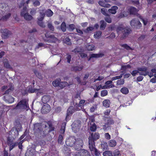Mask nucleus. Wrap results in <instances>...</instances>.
<instances>
[{
  "instance_id": "nucleus-1",
  "label": "nucleus",
  "mask_w": 156,
  "mask_h": 156,
  "mask_svg": "<svg viewBox=\"0 0 156 156\" xmlns=\"http://www.w3.org/2000/svg\"><path fill=\"white\" fill-rule=\"evenodd\" d=\"M66 143L70 147H73L76 150L81 149L83 147V142L82 140L79 138L76 139L74 137L70 138Z\"/></svg>"
},
{
  "instance_id": "nucleus-2",
  "label": "nucleus",
  "mask_w": 156,
  "mask_h": 156,
  "mask_svg": "<svg viewBox=\"0 0 156 156\" xmlns=\"http://www.w3.org/2000/svg\"><path fill=\"white\" fill-rule=\"evenodd\" d=\"M116 30L117 33L119 34L122 33V35L120 37L121 40L126 38L130 33L131 30L128 27H125L123 24H120L116 27Z\"/></svg>"
},
{
  "instance_id": "nucleus-3",
  "label": "nucleus",
  "mask_w": 156,
  "mask_h": 156,
  "mask_svg": "<svg viewBox=\"0 0 156 156\" xmlns=\"http://www.w3.org/2000/svg\"><path fill=\"white\" fill-rule=\"evenodd\" d=\"M34 130L35 131L36 135H38L39 138H43L46 136V134L41 129V123H37L34 124Z\"/></svg>"
},
{
  "instance_id": "nucleus-4",
  "label": "nucleus",
  "mask_w": 156,
  "mask_h": 156,
  "mask_svg": "<svg viewBox=\"0 0 156 156\" xmlns=\"http://www.w3.org/2000/svg\"><path fill=\"white\" fill-rule=\"evenodd\" d=\"M15 108L22 111H28L30 109L28 102L26 99L20 100L17 104Z\"/></svg>"
},
{
  "instance_id": "nucleus-5",
  "label": "nucleus",
  "mask_w": 156,
  "mask_h": 156,
  "mask_svg": "<svg viewBox=\"0 0 156 156\" xmlns=\"http://www.w3.org/2000/svg\"><path fill=\"white\" fill-rule=\"evenodd\" d=\"M100 138V135L98 133H92L89 137V146L92 147V145H95V141Z\"/></svg>"
},
{
  "instance_id": "nucleus-6",
  "label": "nucleus",
  "mask_w": 156,
  "mask_h": 156,
  "mask_svg": "<svg viewBox=\"0 0 156 156\" xmlns=\"http://www.w3.org/2000/svg\"><path fill=\"white\" fill-rule=\"evenodd\" d=\"M52 84L55 87H59L61 88H63L67 86L68 83L66 81H61V79L58 78L53 81Z\"/></svg>"
},
{
  "instance_id": "nucleus-7",
  "label": "nucleus",
  "mask_w": 156,
  "mask_h": 156,
  "mask_svg": "<svg viewBox=\"0 0 156 156\" xmlns=\"http://www.w3.org/2000/svg\"><path fill=\"white\" fill-rule=\"evenodd\" d=\"M27 8L24 7L21 13V16H23L25 20H27L30 21L33 19V17L31 15L27 12Z\"/></svg>"
},
{
  "instance_id": "nucleus-8",
  "label": "nucleus",
  "mask_w": 156,
  "mask_h": 156,
  "mask_svg": "<svg viewBox=\"0 0 156 156\" xmlns=\"http://www.w3.org/2000/svg\"><path fill=\"white\" fill-rule=\"evenodd\" d=\"M130 24L132 27L139 29L141 26V24L137 19H134L130 22Z\"/></svg>"
},
{
  "instance_id": "nucleus-9",
  "label": "nucleus",
  "mask_w": 156,
  "mask_h": 156,
  "mask_svg": "<svg viewBox=\"0 0 156 156\" xmlns=\"http://www.w3.org/2000/svg\"><path fill=\"white\" fill-rule=\"evenodd\" d=\"M80 123V121L77 120L75 121L72 124V129L75 133L79 130L81 125Z\"/></svg>"
},
{
  "instance_id": "nucleus-10",
  "label": "nucleus",
  "mask_w": 156,
  "mask_h": 156,
  "mask_svg": "<svg viewBox=\"0 0 156 156\" xmlns=\"http://www.w3.org/2000/svg\"><path fill=\"white\" fill-rule=\"evenodd\" d=\"M73 156H90V155L89 152L87 150L81 149L79 151L74 153Z\"/></svg>"
},
{
  "instance_id": "nucleus-11",
  "label": "nucleus",
  "mask_w": 156,
  "mask_h": 156,
  "mask_svg": "<svg viewBox=\"0 0 156 156\" xmlns=\"http://www.w3.org/2000/svg\"><path fill=\"white\" fill-rule=\"evenodd\" d=\"M139 71V74L140 75H143L144 76H146L147 75H148V76L150 77L153 76V73L151 72H149L147 70L148 69H137Z\"/></svg>"
},
{
  "instance_id": "nucleus-12",
  "label": "nucleus",
  "mask_w": 156,
  "mask_h": 156,
  "mask_svg": "<svg viewBox=\"0 0 156 156\" xmlns=\"http://www.w3.org/2000/svg\"><path fill=\"white\" fill-rule=\"evenodd\" d=\"M45 36L48 39L45 40L47 42L55 43L58 40L57 38L53 35H48L47 34H45Z\"/></svg>"
},
{
  "instance_id": "nucleus-13",
  "label": "nucleus",
  "mask_w": 156,
  "mask_h": 156,
  "mask_svg": "<svg viewBox=\"0 0 156 156\" xmlns=\"http://www.w3.org/2000/svg\"><path fill=\"white\" fill-rule=\"evenodd\" d=\"M51 107L49 104H44L41 109V112L43 114H46L48 113Z\"/></svg>"
},
{
  "instance_id": "nucleus-14",
  "label": "nucleus",
  "mask_w": 156,
  "mask_h": 156,
  "mask_svg": "<svg viewBox=\"0 0 156 156\" xmlns=\"http://www.w3.org/2000/svg\"><path fill=\"white\" fill-rule=\"evenodd\" d=\"M85 100H81L80 101L79 103L78 104L76 103L74 105L75 108L76 110L79 111L80 110V109L79 108L80 107L81 109L84 108V105Z\"/></svg>"
},
{
  "instance_id": "nucleus-15",
  "label": "nucleus",
  "mask_w": 156,
  "mask_h": 156,
  "mask_svg": "<svg viewBox=\"0 0 156 156\" xmlns=\"http://www.w3.org/2000/svg\"><path fill=\"white\" fill-rule=\"evenodd\" d=\"M4 100L9 103H12L14 102V98L9 95H5L4 97Z\"/></svg>"
},
{
  "instance_id": "nucleus-16",
  "label": "nucleus",
  "mask_w": 156,
  "mask_h": 156,
  "mask_svg": "<svg viewBox=\"0 0 156 156\" xmlns=\"http://www.w3.org/2000/svg\"><path fill=\"white\" fill-rule=\"evenodd\" d=\"M89 148L91 151H93L94 152L95 155L97 156H99L100 155V151L95 148V145H92V147H90V146H89Z\"/></svg>"
},
{
  "instance_id": "nucleus-17",
  "label": "nucleus",
  "mask_w": 156,
  "mask_h": 156,
  "mask_svg": "<svg viewBox=\"0 0 156 156\" xmlns=\"http://www.w3.org/2000/svg\"><path fill=\"white\" fill-rule=\"evenodd\" d=\"M2 37L6 39L9 37L11 34L10 31L7 29H5L2 32Z\"/></svg>"
},
{
  "instance_id": "nucleus-18",
  "label": "nucleus",
  "mask_w": 156,
  "mask_h": 156,
  "mask_svg": "<svg viewBox=\"0 0 156 156\" xmlns=\"http://www.w3.org/2000/svg\"><path fill=\"white\" fill-rule=\"evenodd\" d=\"M51 99V97L49 95H44L42 98V101L44 104H47Z\"/></svg>"
},
{
  "instance_id": "nucleus-19",
  "label": "nucleus",
  "mask_w": 156,
  "mask_h": 156,
  "mask_svg": "<svg viewBox=\"0 0 156 156\" xmlns=\"http://www.w3.org/2000/svg\"><path fill=\"white\" fill-rule=\"evenodd\" d=\"M118 7L116 6H112L111 8L108 10V12L113 14H114L116 13V10L118 9Z\"/></svg>"
},
{
  "instance_id": "nucleus-20",
  "label": "nucleus",
  "mask_w": 156,
  "mask_h": 156,
  "mask_svg": "<svg viewBox=\"0 0 156 156\" xmlns=\"http://www.w3.org/2000/svg\"><path fill=\"white\" fill-rule=\"evenodd\" d=\"M103 106L106 108H109L110 106L111 102L108 99H105L102 102Z\"/></svg>"
},
{
  "instance_id": "nucleus-21",
  "label": "nucleus",
  "mask_w": 156,
  "mask_h": 156,
  "mask_svg": "<svg viewBox=\"0 0 156 156\" xmlns=\"http://www.w3.org/2000/svg\"><path fill=\"white\" fill-rule=\"evenodd\" d=\"M100 28L101 30H104L105 28L106 23L104 20H101L100 22Z\"/></svg>"
},
{
  "instance_id": "nucleus-22",
  "label": "nucleus",
  "mask_w": 156,
  "mask_h": 156,
  "mask_svg": "<svg viewBox=\"0 0 156 156\" xmlns=\"http://www.w3.org/2000/svg\"><path fill=\"white\" fill-rule=\"evenodd\" d=\"M83 51V50L81 47H76L72 52L76 53H80Z\"/></svg>"
},
{
  "instance_id": "nucleus-23",
  "label": "nucleus",
  "mask_w": 156,
  "mask_h": 156,
  "mask_svg": "<svg viewBox=\"0 0 156 156\" xmlns=\"http://www.w3.org/2000/svg\"><path fill=\"white\" fill-rule=\"evenodd\" d=\"M128 15L127 12L125 11L124 10L122 11L119 14L118 17L121 19L124 17L127 16Z\"/></svg>"
},
{
  "instance_id": "nucleus-24",
  "label": "nucleus",
  "mask_w": 156,
  "mask_h": 156,
  "mask_svg": "<svg viewBox=\"0 0 156 156\" xmlns=\"http://www.w3.org/2000/svg\"><path fill=\"white\" fill-rule=\"evenodd\" d=\"M107 119H108L107 120V122L106 123L107 126H109L114 123V121L112 118L109 117H108Z\"/></svg>"
},
{
  "instance_id": "nucleus-25",
  "label": "nucleus",
  "mask_w": 156,
  "mask_h": 156,
  "mask_svg": "<svg viewBox=\"0 0 156 156\" xmlns=\"http://www.w3.org/2000/svg\"><path fill=\"white\" fill-rule=\"evenodd\" d=\"M43 11V10H40V16L38 18V20L39 21H42L44 17L45 14Z\"/></svg>"
},
{
  "instance_id": "nucleus-26",
  "label": "nucleus",
  "mask_w": 156,
  "mask_h": 156,
  "mask_svg": "<svg viewBox=\"0 0 156 156\" xmlns=\"http://www.w3.org/2000/svg\"><path fill=\"white\" fill-rule=\"evenodd\" d=\"M11 133L12 135H13L14 137L16 138L19 135V132L16 128L14 129H12L11 131Z\"/></svg>"
},
{
  "instance_id": "nucleus-27",
  "label": "nucleus",
  "mask_w": 156,
  "mask_h": 156,
  "mask_svg": "<svg viewBox=\"0 0 156 156\" xmlns=\"http://www.w3.org/2000/svg\"><path fill=\"white\" fill-rule=\"evenodd\" d=\"M108 145L111 147H114L116 145V141L113 140H110L108 142Z\"/></svg>"
},
{
  "instance_id": "nucleus-28",
  "label": "nucleus",
  "mask_w": 156,
  "mask_h": 156,
  "mask_svg": "<svg viewBox=\"0 0 156 156\" xmlns=\"http://www.w3.org/2000/svg\"><path fill=\"white\" fill-rule=\"evenodd\" d=\"M91 126L90 127V130L92 132H95L96 131L97 129V126L95 123H93L92 124L91 123H90Z\"/></svg>"
},
{
  "instance_id": "nucleus-29",
  "label": "nucleus",
  "mask_w": 156,
  "mask_h": 156,
  "mask_svg": "<svg viewBox=\"0 0 156 156\" xmlns=\"http://www.w3.org/2000/svg\"><path fill=\"white\" fill-rule=\"evenodd\" d=\"M138 10L135 8L131 7L129 10V13L130 14L135 15L137 12Z\"/></svg>"
},
{
  "instance_id": "nucleus-30",
  "label": "nucleus",
  "mask_w": 156,
  "mask_h": 156,
  "mask_svg": "<svg viewBox=\"0 0 156 156\" xmlns=\"http://www.w3.org/2000/svg\"><path fill=\"white\" fill-rule=\"evenodd\" d=\"M66 124V122H63L62 123L61 129V133L63 134L64 133Z\"/></svg>"
},
{
  "instance_id": "nucleus-31",
  "label": "nucleus",
  "mask_w": 156,
  "mask_h": 156,
  "mask_svg": "<svg viewBox=\"0 0 156 156\" xmlns=\"http://www.w3.org/2000/svg\"><path fill=\"white\" fill-rule=\"evenodd\" d=\"M104 55V54L101 53L98 54H94L92 53L91 54V57L94 58H98L100 57H102Z\"/></svg>"
},
{
  "instance_id": "nucleus-32",
  "label": "nucleus",
  "mask_w": 156,
  "mask_h": 156,
  "mask_svg": "<svg viewBox=\"0 0 156 156\" xmlns=\"http://www.w3.org/2000/svg\"><path fill=\"white\" fill-rule=\"evenodd\" d=\"M120 91L123 94H128L129 92L128 88L126 87H123L121 89Z\"/></svg>"
},
{
  "instance_id": "nucleus-33",
  "label": "nucleus",
  "mask_w": 156,
  "mask_h": 156,
  "mask_svg": "<svg viewBox=\"0 0 156 156\" xmlns=\"http://www.w3.org/2000/svg\"><path fill=\"white\" fill-rule=\"evenodd\" d=\"M45 14L48 17H51L52 16L53 12L50 9H48L45 11Z\"/></svg>"
},
{
  "instance_id": "nucleus-34",
  "label": "nucleus",
  "mask_w": 156,
  "mask_h": 156,
  "mask_svg": "<svg viewBox=\"0 0 156 156\" xmlns=\"http://www.w3.org/2000/svg\"><path fill=\"white\" fill-rule=\"evenodd\" d=\"M74 112L73 107L72 106H70L68 109L66 113L72 114Z\"/></svg>"
},
{
  "instance_id": "nucleus-35",
  "label": "nucleus",
  "mask_w": 156,
  "mask_h": 156,
  "mask_svg": "<svg viewBox=\"0 0 156 156\" xmlns=\"http://www.w3.org/2000/svg\"><path fill=\"white\" fill-rule=\"evenodd\" d=\"M106 16L104 18L105 20L108 23H111L112 22V20L110 17V15L108 14V15H106Z\"/></svg>"
},
{
  "instance_id": "nucleus-36",
  "label": "nucleus",
  "mask_w": 156,
  "mask_h": 156,
  "mask_svg": "<svg viewBox=\"0 0 156 156\" xmlns=\"http://www.w3.org/2000/svg\"><path fill=\"white\" fill-rule=\"evenodd\" d=\"M88 51H92L95 49L94 46V45H89L86 47Z\"/></svg>"
},
{
  "instance_id": "nucleus-37",
  "label": "nucleus",
  "mask_w": 156,
  "mask_h": 156,
  "mask_svg": "<svg viewBox=\"0 0 156 156\" xmlns=\"http://www.w3.org/2000/svg\"><path fill=\"white\" fill-rule=\"evenodd\" d=\"M103 156H113L112 152L110 151H106L103 153Z\"/></svg>"
},
{
  "instance_id": "nucleus-38",
  "label": "nucleus",
  "mask_w": 156,
  "mask_h": 156,
  "mask_svg": "<svg viewBox=\"0 0 156 156\" xmlns=\"http://www.w3.org/2000/svg\"><path fill=\"white\" fill-rule=\"evenodd\" d=\"M4 64L5 67L6 68H11L9 61L7 59L5 60L4 62Z\"/></svg>"
},
{
  "instance_id": "nucleus-39",
  "label": "nucleus",
  "mask_w": 156,
  "mask_h": 156,
  "mask_svg": "<svg viewBox=\"0 0 156 156\" xmlns=\"http://www.w3.org/2000/svg\"><path fill=\"white\" fill-rule=\"evenodd\" d=\"M11 16V14L9 13L3 16L2 18V20L4 21L6 20Z\"/></svg>"
},
{
  "instance_id": "nucleus-40",
  "label": "nucleus",
  "mask_w": 156,
  "mask_h": 156,
  "mask_svg": "<svg viewBox=\"0 0 156 156\" xmlns=\"http://www.w3.org/2000/svg\"><path fill=\"white\" fill-rule=\"evenodd\" d=\"M32 2L33 5L34 6L36 7L37 6H39L40 4V2L37 0H32Z\"/></svg>"
},
{
  "instance_id": "nucleus-41",
  "label": "nucleus",
  "mask_w": 156,
  "mask_h": 156,
  "mask_svg": "<svg viewBox=\"0 0 156 156\" xmlns=\"http://www.w3.org/2000/svg\"><path fill=\"white\" fill-rule=\"evenodd\" d=\"M61 28L63 32H65L66 30V24L64 22H63L61 26Z\"/></svg>"
},
{
  "instance_id": "nucleus-42",
  "label": "nucleus",
  "mask_w": 156,
  "mask_h": 156,
  "mask_svg": "<svg viewBox=\"0 0 156 156\" xmlns=\"http://www.w3.org/2000/svg\"><path fill=\"white\" fill-rule=\"evenodd\" d=\"M101 31H97L94 35V37L95 38H99L101 36Z\"/></svg>"
},
{
  "instance_id": "nucleus-43",
  "label": "nucleus",
  "mask_w": 156,
  "mask_h": 156,
  "mask_svg": "<svg viewBox=\"0 0 156 156\" xmlns=\"http://www.w3.org/2000/svg\"><path fill=\"white\" fill-rule=\"evenodd\" d=\"M108 92L107 90H105L101 91V95L102 97H104L107 95Z\"/></svg>"
},
{
  "instance_id": "nucleus-44",
  "label": "nucleus",
  "mask_w": 156,
  "mask_h": 156,
  "mask_svg": "<svg viewBox=\"0 0 156 156\" xmlns=\"http://www.w3.org/2000/svg\"><path fill=\"white\" fill-rule=\"evenodd\" d=\"M121 46L124 48L125 49H126L127 50H133L129 46H128L127 44H121Z\"/></svg>"
},
{
  "instance_id": "nucleus-45",
  "label": "nucleus",
  "mask_w": 156,
  "mask_h": 156,
  "mask_svg": "<svg viewBox=\"0 0 156 156\" xmlns=\"http://www.w3.org/2000/svg\"><path fill=\"white\" fill-rule=\"evenodd\" d=\"M49 130V132L53 131L55 129V127L53 126L51 122H49L48 123Z\"/></svg>"
},
{
  "instance_id": "nucleus-46",
  "label": "nucleus",
  "mask_w": 156,
  "mask_h": 156,
  "mask_svg": "<svg viewBox=\"0 0 156 156\" xmlns=\"http://www.w3.org/2000/svg\"><path fill=\"white\" fill-rule=\"evenodd\" d=\"M34 73L40 79H42V77L41 76V73H39L37 71L35 70Z\"/></svg>"
},
{
  "instance_id": "nucleus-47",
  "label": "nucleus",
  "mask_w": 156,
  "mask_h": 156,
  "mask_svg": "<svg viewBox=\"0 0 156 156\" xmlns=\"http://www.w3.org/2000/svg\"><path fill=\"white\" fill-rule=\"evenodd\" d=\"M37 89L33 88L32 87H29L28 90V91L29 93H33L35 92Z\"/></svg>"
},
{
  "instance_id": "nucleus-48",
  "label": "nucleus",
  "mask_w": 156,
  "mask_h": 156,
  "mask_svg": "<svg viewBox=\"0 0 156 156\" xmlns=\"http://www.w3.org/2000/svg\"><path fill=\"white\" fill-rule=\"evenodd\" d=\"M18 142H15L9 146V150L10 151L12 150L15 146H17Z\"/></svg>"
},
{
  "instance_id": "nucleus-49",
  "label": "nucleus",
  "mask_w": 156,
  "mask_h": 156,
  "mask_svg": "<svg viewBox=\"0 0 156 156\" xmlns=\"http://www.w3.org/2000/svg\"><path fill=\"white\" fill-rule=\"evenodd\" d=\"M48 28L51 30L52 31H54V26L52 25L51 23H48Z\"/></svg>"
},
{
  "instance_id": "nucleus-50",
  "label": "nucleus",
  "mask_w": 156,
  "mask_h": 156,
  "mask_svg": "<svg viewBox=\"0 0 156 156\" xmlns=\"http://www.w3.org/2000/svg\"><path fill=\"white\" fill-rule=\"evenodd\" d=\"M107 10L105 8H102L101 9V13L104 15L106 16L108 15V14L106 13Z\"/></svg>"
},
{
  "instance_id": "nucleus-51",
  "label": "nucleus",
  "mask_w": 156,
  "mask_h": 156,
  "mask_svg": "<svg viewBox=\"0 0 156 156\" xmlns=\"http://www.w3.org/2000/svg\"><path fill=\"white\" fill-rule=\"evenodd\" d=\"M63 139V136L62 135H60L58 136V142L59 144H62V140Z\"/></svg>"
},
{
  "instance_id": "nucleus-52",
  "label": "nucleus",
  "mask_w": 156,
  "mask_h": 156,
  "mask_svg": "<svg viewBox=\"0 0 156 156\" xmlns=\"http://www.w3.org/2000/svg\"><path fill=\"white\" fill-rule=\"evenodd\" d=\"M138 73L139 74V71L138 69L137 70H134L131 73V74L133 76H135L136 75H137Z\"/></svg>"
},
{
  "instance_id": "nucleus-53",
  "label": "nucleus",
  "mask_w": 156,
  "mask_h": 156,
  "mask_svg": "<svg viewBox=\"0 0 156 156\" xmlns=\"http://www.w3.org/2000/svg\"><path fill=\"white\" fill-rule=\"evenodd\" d=\"M37 23L39 26L43 28H44L45 27V25L44 24L42 21H39L38 20Z\"/></svg>"
},
{
  "instance_id": "nucleus-54",
  "label": "nucleus",
  "mask_w": 156,
  "mask_h": 156,
  "mask_svg": "<svg viewBox=\"0 0 156 156\" xmlns=\"http://www.w3.org/2000/svg\"><path fill=\"white\" fill-rule=\"evenodd\" d=\"M24 140H21L20 141V142L18 143V145L19 148L20 149H22V144Z\"/></svg>"
},
{
  "instance_id": "nucleus-55",
  "label": "nucleus",
  "mask_w": 156,
  "mask_h": 156,
  "mask_svg": "<svg viewBox=\"0 0 156 156\" xmlns=\"http://www.w3.org/2000/svg\"><path fill=\"white\" fill-rule=\"evenodd\" d=\"M123 75V74H121L119 76H115L112 77V81H113V80H116L121 78L122 77V76Z\"/></svg>"
},
{
  "instance_id": "nucleus-56",
  "label": "nucleus",
  "mask_w": 156,
  "mask_h": 156,
  "mask_svg": "<svg viewBox=\"0 0 156 156\" xmlns=\"http://www.w3.org/2000/svg\"><path fill=\"white\" fill-rule=\"evenodd\" d=\"M124 80L123 79H120L117 80V85H121L123 84L124 83Z\"/></svg>"
},
{
  "instance_id": "nucleus-57",
  "label": "nucleus",
  "mask_w": 156,
  "mask_h": 156,
  "mask_svg": "<svg viewBox=\"0 0 156 156\" xmlns=\"http://www.w3.org/2000/svg\"><path fill=\"white\" fill-rule=\"evenodd\" d=\"M72 114H69L66 113V122H67L68 121H69L72 115Z\"/></svg>"
},
{
  "instance_id": "nucleus-58",
  "label": "nucleus",
  "mask_w": 156,
  "mask_h": 156,
  "mask_svg": "<svg viewBox=\"0 0 156 156\" xmlns=\"http://www.w3.org/2000/svg\"><path fill=\"white\" fill-rule=\"evenodd\" d=\"M113 154L115 156H119V155L120 154V153L118 150L116 149L114 151Z\"/></svg>"
},
{
  "instance_id": "nucleus-59",
  "label": "nucleus",
  "mask_w": 156,
  "mask_h": 156,
  "mask_svg": "<svg viewBox=\"0 0 156 156\" xmlns=\"http://www.w3.org/2000/svg\"><path fill=\"white\" fill-rule=\"evenodd\" d=\"M12 90V87H9L8 90H6L5 92V94L6 95H9V94L11 92Z\"/></svg>"
},
{
  "instance_id": "nucleus-60",
  "label": "nucleus",
  "mask_w": 156,
  "mask_h": 156,
  "mask_svg": "<svg viewBox=\"0 0 156 156\" xmlns=\"http://www.w3.org/2000/svg\"><path fill=\"white\" fill-rule=\"evenodd\" d=\"M33 154L30 151H27L26 152L25 156H33Z\"/></svg>"
},
{
  "instance_id": "nucleus-61",
  "label": "nucleus",
  "mask_w": 156,
  "mask_h": 156,
  "mask_svg": "<svg viewBox=\"0 0 156 156\" xmlns=\"http://www.w3.org/2000/svg\"><path fill=\"white\" fill-rule=\"evenodd\" d=\"M139 17L140 18V19H141L144 25H146L147 24V22H148L147 19H143L142 18L141 16H140Z\"/></svg>"
},
{
  "instance_id": "nucleus-62",
  "label": "nucleus",
  "mask_w": 156,
  "mask_h": 156,
  "mask_svg": "<svg viewBox=\"0 0 156 156\" xmlns=\"http://www.w3.org/2000/svg\"><path fill=\"white\" fill-rule=\"evenodd\" d=\"M111 112V110L109 109H108L104 112V114L105 115H108L110 114Z\"/></svg>"
},
{
  "instance_id": "nucleus-63",
  "label": "nucleus",
  "mask_w": 156,
  "mask_h": 156,
  "mask_svg": "<svg viewBox=\"0 0 156 156\" xmlns=\"http://www.w3.org/2000/svg\"><path fill=\"white\" fill-rule=\"evenodd\" d=\"M75 28V26L74 24H71L69 25V28L70 30H73Z\"/></svg>"
},
{
  "instance_id": "nucleus-64",
  "label": "nucleus",
  "mask_w": 156,
  "mask_h": 156,
  "mask_svg": "<svg viewBox=\"0 0 156 156\" xmlns=\"http://www.w3.org/2000/svg\"><path fill=\"white\" fill-rule=\"evenodd\" d=\"M151 71L153 73V76L156 78V69H151Z\"/></svg>"
}]
</instances>
